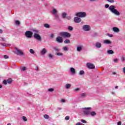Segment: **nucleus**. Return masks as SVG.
I'll use <instances>...</instances> for the list:
<instances>
[{"label": "nucleus", "mask_w": 125, "mask_h": 125, "mask_svg": "<svg viewBox=\"0 0 125 125\" xmlns=\"http://www.w3.org/2000/svg\"><path fill=\"white\" fill-rule=\"evenodd\" d=\"M105 8H108L111 13H113L115 15H117V16H120V15H121V13L116 9V6L115 5H112L109 6V4H106L105 5Z\"/></svg>", "instance_id": "1"}, {"label": "nucleus", "mask_w": 125, "mask_h": 125, "mask_svg": "<svg viewBox=\"0 0 125 125\" xmlns=\"http://www.w3.org/2000/svg\"><path fill=\"white\" fill-rule=\"evenodd\" d=\"M83 114L85 116H90V110H91V107H83L82 108Z\"/></svg>", "instance_id": "2"}, {"label": "nucleus", "mask_w": 125, "mask_h": 125, "mask_svg": "<svg viewBox=\"0 0 125 125\" xmlns=\"http://www.w3.org/2000/svg\"><path fill=\"white\" fill-rule=\"evenodd\" d=\"M33 32L35 33L34 34V39H36V40H37V41L41 42V41H42V37H41V35L39 34V30H33Z\"/></svg>", "instance_id": "3"}, {"label": "nucleus", "mask_w": 125, "mask_h": 125, "mask_svg": "<svg viewBox=\"0 0 125 125\" xmlns=\"http://www.w3.org/2000/svg\"><path fill=\"white\" fill-rule=\"evenodd\" d=\"M75 15L80 18H85V17H86V13L85 12H79L76 13Z\"/></svg>", "instance_id": "4"}, {"label": "nucleus", "mask_w": 125, "mask_h": 125, "mask_svg": "<svg viewBox=\"0 0 125 125\" xmlns=\"http://www.w3.org/2000/svg\"><path fill=\"white\" fill-rule=\"evenodd\" d=\"M60 36L63 37V38H70L71 37V34L67 32H62L60 33Z\"/></svg>", "instance_id": "5"}, {"label": "nucleus", "mask_w": 125, "mask_h": 125, "mask_svg": "<svg viewBox=\"0 0 125 125\" xmlns=\"http://www.w3.org/2000/svg\"><path fill=\"white\" fill-rule=\"evenodd\" d=\"M25 36L28 39H31L33 37V32L31 31H27L25 32Z\"/></svg>", "instance_id": "6"}, {"label": "nucleus", "mask_w": 125, "mask_h": 125, "mask_svg": "<svg viewBox=\"0 0 125 125\" xmlns=\"http://www.w3.org/2000/svg\"><path fill=\"white\" fill-rule=\"evenodd\" d=\"M86 66L88 69H90V70H94L95 69V65L90 62H87L86 64Z\"/></svg>", "instance_id": "7"}, {"label": "nucleus", "mask_w": 125, "mask_h": 125, "mask_svg": "<svg viewBox=\"0 0 125 125\" xmlns=\"http://www.w3.org/2000/svg\"><path fill=\"white\" fill-rule=\"evenodd\" d=\"M15 50H16V54H17V55H19L20 56H21L22 55H24V53L23 52V51H22V50L19 49L18 48L16 47L15 48Z\"/></svg>", "instance_id": "8"}, {"label": "nucleus", "mask_w": 125, "mask_h": 125, "mask_svg": "<svg viewBox=\"0 0 125 125\" xmlns=\"http://www.w3.org/2000/svg\"><path fill=\"white\" fill-rule=\"evenodd\" d=\"M82 29L83 31H84L85 32H89L91 28L89 25L86 24L83 26Z\"/></svg>", "instance_id": "9"}, {"label": "nucleus", "mask_w": 125, "mask_h": 125, "mask_svg": "<svg viewBox=\"0 0 125 125\" xmlns=\"http://www.w3.org/2000/svg\"><path fill=\"white\" fill-rule=\"evenodd\" d=\"M74 21L75 23H80V22H82V19L79 17H76L74 19Z\"/></svg>", "instance_id": "10"}, {"label": "nucleus", "mask_w": 125, "mask_h": 125, "mask_svg": "<svg viewBox=\"0 0 125 125\" xmlns=\"http://www.w3.org/2000/svg\"><path fill=\"white\" fill-rule=\"evenodd\" d=\"M56 41L59 43H62V42H63V38L60 36H58L56 38Z\"/></svg>", "instance_id": "11"}, {"label": "nucleus", "mask_w": 125, "mask_h": 125, "mask_svg": "<svg viewBox=\"0 0 125 125\" xmlns=\"http://www.w3.org/2000/svg\"><path fill=\"white\" fill-rule=\"evenodd\" d=\"M47 52V50L44 48L40 51V54L41 55H44L45 54H46Z\"/></svg>", "instance_id": "12"}, {"label": "nucleus", "mask_w": 125, "mask_h": 125, "mask_svg": "<svg viewBox=\"0 0 125 125\" xmlns=\"http://www.w3.org/2000/svg\"><path fill=\"white\" fill-rule=\"evenodd\" d=\"M83 45L77 46V51H78V52H81V51H82V50H83Z\"/></svg>", "instance_id": "13"}, {"label": "nucleus", "mask_w": 125, "mask_h": 125, "mask_svg": "<svg viewBox=\"0 0 125 125\" xmlns=\"http://www.w3.org/2000/svg\"><path fill=\"white\" fill-rule=\"evenodd\" d=\"M112 31L114 33H119L120 32V29L117 27H114L112 28Z\"/></svg>", "instance_id": "14"}, {"label": "nucleus", "mask_w": 125, "mask_h": 125, "mask_svg": "<svg viewBox=\"0 0 125 125\" xmlns=\"http://www.w3.org/2000/svg\"><path fill=\"white\" fill-rule=\"evenodd\" d=\"M95 46L97 48H100L102 46V44H101V42H97L95 43Z\"/></svg>", "instance_id": "15"}, {"label": "nucleus", "mask_w": 125, "mask_h": 125, "mask_svg": "<svg viewBox=\"0 0 125 125\" xmlns=\"http://www.w3.org/2000/svg\"><path fill=\"white\" fill-rule=\"evenodd\" d=\"M69 71L71 74L73 75H74V74H76V69L73 67H70Z\"/></svg>", "instance_id": "16"}, {"label": "nucleus", "mask_w": 125, "mask_h": 125, "mask_svg": "<svg viewBox=\"0 0 125 125\" xmlns=\"http://www.w3.org/2000/svg\"><path fill=\"white\" fill-rule=\"evenodd\" d=\"M104 43L105 44H111L112 43V42L110 40H106L104 41Z\"/></svg>", "instance_id": "17"}, {"label": "nucleus", "mask_w": 125, "mask_h": 125, "mask_svg": "<svg viewBox=\"0 0 125 125\" xmlns=\"http://www.w3.org/2000/svg\"><path fill=\"white\" fill-rule=\"evenodd\" d=\"M53 49L55 50V52H59L61 51V49L57 46H54Z\"/></svg>", "instance_id": "18"}, {"label": "nucleus", "mask_w": 125, "mask_h": 125, "mask_svg": "<svg viewBox=\"0 0 125 125\" xmlns=\"http://www.w3.org/2000/svg\"><path fill=\"white\" fill-rule=\"evenodd\" d=\"M85 97H86V93L80 94V98H84Z\"/></svg>", "instance_id": "19"}, {"label": "nucleus", "mask_w": 125, "mask_h": 125, "mask_svg": "<svg viewBox=\"0 0 125 125\" xmlns=\"http://www.w3.org/2000/svg\"><path fill=\"white\" fill-rule=\"evenodd\" d=\"M107 53L109 55L114 54V51H113L112 50H108L107 51Z\"/></svg>", "instance_id": "20"}, {"label": "nucleus", "mask_w": 125, "mask_h": 125, "mask_svg": "<svg viewBox=\"0 0 125 125\" xmlns=\"http://www.w3.org/2000/svg\"><path fill=\"white\" fill-rule=\"evenodd\" d=\"M66 17H67V13H66L64 12L62 14V18L63 19H65Z\"/></svg>", "instance_id": "21"}, {"label": "nucleus", "mask_w": 125, "mask_h": 125, "mask_svg": "<svg viewBox=\"0 0 125 125\" xmlns=\"http://www.w3.org/2000/svg\"><path fill=\"white\" fill-rule=\"evenodd\" d=\"M51 13H52L53 15L57 14V10H56L55 8L53 9L52 11H51Z\"/></svg>", "instance_id": "22"}, {"label": "nucleus", "mask_w": 125, "mask_h": 125, "mask_svg": "<svg viewBox=\"0 0 125 125\" xmlns=\"http://www.w3.org/2000/svg\"><path fill=\"white\" fill-rule=\"evenodd\" d=\"M55 55H57V56H63L64 54L61 52H56Z\"/></svg>", "instance_id": "23"}, {"label": "nucleus", "mask_w": 125, "mask_h": 125, "mask_svg": "<svg viewBox=\"0 0 125 125\" xmlns=\"http://www.w3.org/2000/svg\"><path fill=\"white\" fill-rule=\"evenodd\" d=\"M90 116H96V112H95V111H90Z\"/></svg>", "instance_id": "24"}, {"label": "nucleus", "mask_w": 125, "mask_h": 125, "mask_svg": "<svg viewBox=\"0 0 125 125\" xmlns=\"http://www.w3.org/2000/svg\"><path fill=\"white\" fill-rule=\"evenodd\" d=\"M65 87L66 89H69V88L71 87V84H69V83L66 84H65Z\"/></svg>", "instance_id": "25"}, {"label": "nucleus", "mask_w": 125, "mask_h": 125, "mask_svg": "<svg viewBox=\"0 0 125 125\" xmlns=\"http://www.w3.org/2000/svg\"><path fill=\"white\" fill-rule=\"evenodd\" d=\"M79 75H80V76H83V75H84V71L83 70L80 71L79 73Z\"/></svg>", "instance_id": "26"}, {"label": "nucleus", "mask_w": 125, "mask_h": 125, "mask_svg": "<svg viewBox=\"0 0 125 125\" xmlns=\"http://www.w3.org/2000/svg\"><path fill=\"white\" fill-rule=\"evenodd\" d=\"M54 17L55 19H57V20L59 19V16H58V14H57L54 15Z\"/></svg>", "instance_id": "27"}, {"label": "nucleus", "mask_w": 125, "mask_h": 125, "mask_svg": "<svg viewBox=\"0 0 125 125\" xmlns=\"http://www.w3.org/2000/svg\"><path fill=\"white\" fill-rule=\"evenodd\" d=\"M29 52L31 54H35V51L34 50V49H30L29 50Z\"/></svg>", "instance_id": "28"}, {"label": "nucleus", "mask_w": 125, "mask_h": 125, "mask_svg": "<svg viewBox=\"0 0 125 125\" xmlns=\"http://www.w3.org/2000/svg\"><path fill=\"white\" fill-rule=\"evenodd\" d=\"M7 83H12V79H9L7 81Z\"/></svg>", "instance_id": "29"}, {"label": "nucleus", "mask_w": 125, "mask_h": 125, "mask_svg": "<svg viewBox=\"0 0 125 125\" xmlns=\"http://www.w3.org/2000/svg\"><path fill=\"white\" fill-rule=\"evenodd\" d=\"M43 117L44 118V119H49V116L47 114H45L43 115Z\"/></svg>", "instance_id": "30"}, {"label": "nucleus", "mask_w": 125, "mask_h": 125, "mask_svg": "<svg viewBox=\"0 0 125 125\" xmlns=\"http://www.w3.org/2000/svg\"><path fill=\"white\" fill-rule=\"evenodd\" d=\"M48 91L49 92H53V91H54V89H53V88H49Z\"/></svg>", "instance_id": "31"}, {"label": "nucleus", "mask_w": 125, "mask_h": 125, "mask_svg": "<svg viewBox=\"0 0 125 125\" xmlns=\"http://www.w3.org/2000/svg\"><path fill=\"white\" fill-rule=\"evenodd\" d=\"M64 43H70V40H69V39H66V40L64 41Z\"/></svg>", "instance_id": "32"}, {"label": "nucleus", "mask_w": 125, "mask_h": 125, "mask_svg": "<svg viewBox=\"0 0 125 125\" xmlns=\"http://www.w3.org/2000/svg\"><path fill=\"white\" fill-rule=\"evenodd\" d=\"M48 57H49V59H53V55H52L51 54H49L48 55Z\"/></svg>", "instance_id": "33"}, {"label": "nucleus", "mask_w": 125, "mask_h": 125, "mask_svg": "<svg viewBox=\"0 0 125 125\" xmlns=\"http://www.w3.org/2000/svg\"><path fill=\"white\" fill-rule=\"evenodd\" d=\"M1 45H2V46H9L10 44H3V43H0Z\"/></svg>", "instance_id": "34"}, {"label": "nucleus", "mask_w": 125, "mask_h": 125, "mask_svg": "<svg viewBox=\"0 0 125 125\" xmlns=\"http://www.w3.org/2000/svg\"><path fill=\"white\" fill-rule=\"evenodd\" d=\"M44 27H45V28H50V26L49 25V24H47V23H45L44 24Z\"/></svg>", "instance_id": "35"}, {"label": "nucleus", "mask_w": 125, "mask_h": 125, "mask_svg": "<svg viewBox=\"0 0 125 125\" xmlns=\"http://www.w3.org/2000/svg\"><path fill=\"white\" fill-rule=\"evenodd\" d=\"M68 30L69 31H73V27H72L71 26H69L68 27Z\"/></svg>", "instance_id": "36"}, {"label": "nucleus", "mask_w": 125, "mask_h": 125, "mask_svg": "<svg viewBox=\"0 0 125 125\" xmlns=\"http://www.w3.org/2000/svg\"><path fill=\"white\" fill-rule=\"evenodd\" d=\"M22 120L24 121V122H27V117L25 116H22Z\"/></svg>", "instance_id": "37"}, {"label": "nucleus", "mask_w": 125, "mask_h": 125, "mask_svg": "<svg viewBox=\"0 0 125 125\" xmlns=\"http://www.w3.org/2000/svg\"><path fill=\"white\" fill-rule=\"evenodd\" d=\"M62 49L64 51H67L68 50V47L66 46H65L64 47L62 48Z\"/></svg>", "instance_id": "38"}, {"label": "nucleus", "mask_w": 125, "mask_h": 125, "mask_svg": "<svg viewBox=\"0 0 125 125\" xmlns=\"http://www.w3.org/2000/svg\"><path fill=\"white\" fill-rule=\"evenodd\" d=\"M107 1H108V2H110L111 3L113 2H115V0H107Z\"/></svg>", "instance_id": "39"}, {"label": "nucleus", "mask_w": 125, "mask_h": 125, "mask_svg": "<svg viewBox=\"0 0 125 125\" xmlns=\"http://www.w3.org/2000/svg\"><path fill=\"white\" fill-rule=\"evenodd\" d=\"M3 58H4V59H8V58H9V56L7 55H4Z\"/></svg>", "instance_id": "40"}, {"label": "nucleus", "mask_w": 125, "mask_h": 125, "mask_svg": "<svg viewBox=\"0 0 125 125\" xmlns=\"http://www.w3.org/2000/svg\"><path fill=\"white\" fill-rule=\"evenodd\" d=\"M15 23L16 24V25H20V21H16Z\"/></svg>", "instance_id": "41"}, {"label": "nucleus", "mask_w": 125, "mask_h": 125, "mask_svg": "<svg viewBox=\"0 0 125 125\" xmlns=\"http://www.w3.org/2000/svg\"><path fill=\"white\" fill-rule=\"evenodd\" d=\"M66 19H67V20H71V19H72V17L71 16H68V17H66V18H65Z\"/></svg>", "instance_id": "42"}, {"label": "nucleus", "mask_w": 125, "mask_h": 125, "mask_svg": "<svg viewBox=\"0 0 125 125\" xmlns=\"http://www.w3.org/2000/svg\"><path fill=\"white\" fill-rule=\"evenodd\" d=\"M70 119V117H69L68 116H67L65 117V120H66V121H68Z\"/></svg>", "instance_id": "43"}, {"label": "nucleus", "mask_w": 125, "mask_h": 125, "mask_svg": "<svg viewBox=\"0 0 125 125\" xmlns=\"http://www.w3.org/2000/svg\"><path fill=\"white\" fill-rule=\"evenodd\" d=\"M3 83L4 84H7V81L4 80V81H3Z\"/></svg>", "instance_id": "44"}, {"label": "nucleus", "mask_w": 125, "mask_h": 125, "mask_svg": "<svg viewBox=\"0 0 125 125\" xmlns=\"http://www.w3.org/2000/svg\"><path fill=\"white\" fill-rule=\"evenodd\" d=\"M122 62H125V57H122L121 58Z\"/></svg>", "instance_id": "45"}, {"label": "nucleus", "mask_w": 125, "mask_h": 125, "mask_svg": "<svg viewBox=\"0 0 125 125\" xmlns=\"http://www.w3.org/2000/svg\"><path fill=\"white\" fill-rule=\"evenodd\" d=\"M81 122H82V123H83V124H86V121H85L83 119L81 120Z\"/></svg>", "instance_id": "46"}, {"label": "nucleus", "mask_w": 125, "mask_h": 125, "mask_svg": "<svg viewBox=\"0 0 125 125\" xmlns=\"http://www.w3.org/2000/svg\"><path fill=\"white\" fill-rule=\"evenodd\" d=\"M50 37L51 38V39H53V38H54V34H51Z\"/></svg>", "instance_id": "47"}, {"label": "nucleus", "mask_w": 125, "mask_h": 125, "mask_svg": "<svg viewBox=\"0 0 125 125\" xmlns=\"http://www.w3.org/2000/svg\"><path fill=\"white\" fill-rule=\"evenodd\" d=\"M21 69L22 70V71H25V70H27V68H26V67H23L21 68Z\"/></svg>", "instance_id": "48"}, {"label": "nucleus", "mask_w": 125, "mask_h": 125, "mask_svg": "<svg viewBox=\"0 0 125 125\" xmlns=\"http://www.w3.org/2000/svg\"><path fill=\"white\" fill-rule=\"evenodd\" d=\"M76 125H84V124H83V123H81L80 122L76 123Z\"/></svg>", "instance_id": "49"}, {"label": "nucleus", "mask_w": 125, "mask_h": 125, "mask_svg": "<svg viewBox=\"0 0 125 125\" xmlns=\"http://www.w3.org/2000/svg\"><path fill=\"white\" fill-rule=\"evenodd\" d=\"M61 102H62V103H65V100H64V99H62L61 100Z\"/></svg>", "instance_id": "50"}, {"label": "nucleus", "mask_w": 125, "mask_h": 125, "mask_svg": "<svg viewBox=\"0 0 125 125\" xmlns=\"http://www.w3.org/2000/svg\"><path fill=\"white\" fill-rule=\"evenodd\" d=\"M75 91H79L80 90V88H77L74 89Z\"/></svg>", "instance_id": "51"}, {"label": "nucleus", "mask_w": 125, "mask_h": 125, "mask_svg": "<svg viewBox=\"0 0 125 125\" xmlns=\"http://www.w3.org/2000/svg\"><path fill=\"white\" fill-rule=\"evenodd\" d=\"M114 62H115V63L117 62L118 61H119V60H118V59H115L113 60Z\"/></svg>", "instance_id": "52"}, {"label": "nucleus", "mask_w": 125, "mask_h": 125, "mask_svg": "<svg viewBox=\"0 0 125 125\" xmlns=\"http://www.w3.org/2000/svg\"><path fill=\"white\" fill-rule=\"evenodd\" d=\"M107 36H108V37H110V38H112L113 37V35L110 34H108Z\"/></svg>", "instance_id": "53"}, {"label": "nucleus", "mask_w": 125, "mask_h": 125, "mask_svg": "<svg viewBox=\"0 0 125 125\" xmlns=\"http://www.w3.org/2000/svg\"><path fill=\"white\" fill-rule=\"evenodd\" d=\"M35 71H39V67L36 66L35 67Z\"/></svg>", "instance_id": "54"}, {"label": "nucleus", "mask_w": 125, "mask_h": 125, "mask_svg": "<svg viewBox=\"0 0 125 125\" xmlns=\"http://www.w3.org/2000/svg\"><path fill=\"white\" fill-rule=\"evenodd\" d=\"M117 125H122V122H118Z\"/></svg>", "instance_id": "55"}, {"label": "nucleus", "mask_w": 125, "mask_h": 125, "mask_svg": "<svg viewBox=\"0 0 125 125\" xmlns=\"http://www.w3.org/2000/svg\"><path fill=\"white\" fill-rule=\"evenodd\" d=\"M1 41H2V42H5V39H4L3 38H2Z\"/></svg>", "instance_id": "56"}, {"label": "nucleus", "mask_w": 125, "mask_h": 125, "mask_svg": "<svg viewBox=\"0 0 125 125\" xmlns=\"http://www.w3.org/2000/svg\"><path fill=\"white\" fill-rule=\"evenodd\" d=\"M0 34H2V30L0 29Z\"/></svg>", "instance_id": "57"}, {"label": "nucleus", "mask_w": 125, "mask_h": 125, "mask_svg": "<svg viewBox=\"0 0 125 125\" xmlns=\"http://www.w3.org/2000/svg\"><path fill=\"white\" fill-rule=\"evenodd\" d=\"M94 37H96V36H97V33H94Z\"/></svg>", "instance_id": "58"}, {"label": "nucleus", "mask_w": 125, "mask_h": 125, "mask_svg": "<svg viewBox=\"0 0 125 125\" xmlns=\"http://www.w3.org/2000/svg\"><path fill=\"white\" fill-rule=\"evenodd\" d=\"M58 110H62V108H61V107H58Z\"/></svg>", "instance_id": "59"}, {"label": "nucleus", "mask_w": 125, "mask_h": 125, "mask_svg": "<svg viewBox=\"0 0 125 125\" xmlns=\"http://www.w3.org/2000/svg\"><path fill=\"white\" fill-rule=\"evenodd\" d=\"M89 1H95L96 0H89Z\"/></svg>", "instance_id": "60"}, {"label": "nucleus", "mask_w": 125, "mask_h": 125, "mask_svg": "<svg viewBox=\"0 0 125 125\" xmlns=\"http://www.w3.org/2000/svg\"><path fill=\"white\" fill-rule=\"evenodd\" d=\"M112 75H117V73H116V72H113L112 73Z\"/></svg>", "instance_id": "61"}, {"label": "nucleus", "mask_w": 125, "mask_h": 125, "mask_svg": "<svg viewBox=\"0 0 125 125\" xmlns=\"http://www.w3.org/2000/svg\"><path fill=\"white\" fill-rule=\"evenodd\" d=\"M2 88V85L0 84V88Z\"/></svg>", "instance_id": "62"}, {"label": "nucleus", "mask_w": 125, "mask_h": 125, "mask_svg": "<svg viewBox=\"0 0 125 125\" xmlns=\"http://www.w3.org/2000/svg\"><path fill=\"white\" fill-rule=\"evenodd\" d=\"M118 87H119V86H115V88L116 89H117V88H118Z\"/></svg>", "instance_id": "63"}, {"label": "nucleus", "mask_w": 125, "mask_h": 125, "mask_svg": "<svg viewBox=\"0 0 125 125\" xmlns=\"http://www.w3.org/2000/svg\"><path fill=\"white\" fill-rule=\"evenodd\" d=\"M7 125H11V123H8Z\"/></svg>", "instance_id": "64"}]
</instances>
